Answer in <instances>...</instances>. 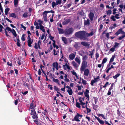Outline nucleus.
I'll list each match as a JSON object with an SVG mask.
<instances>
[{
	"instance_id": "nucleus-1",
	"label": "nucleus",
	"mask_w": 125,
	"mask_h": 125,
	"mask_svg": "<svg viewBox=\"0 0 125 125\" xmlns=\"http://www.w3.org/2000/svg\"><path fill=\"white\" fill-rule=\"evenodd\" d=\"M86 32L84 31H81L76 32L75 35L77 38L81 40H85L86 39Z\"/></svg>"
},
{
	"instance_id": "nucleus-2",
	"label": "nucleus",
	"mask_w": 125,
	"mask_h": 125,
	"mask_svg": "<svg viewBox=\"0 0 125 125\" xmlns=\"http://www.w3.org/2000/svg\"><path fill=\"white\" fill-rule=\"evenodd\" d=\"M54 12V11L52 10L48 11H45L42 13L43 18H44V21L45 22H47L48 21L47 16L48 13L51 12L53 13Z\"/></svg>"
},
{
	"instance_id": "nucleus-3",
	"label": "nucleus",
	"mask_w": 125,
	"mask_h": 125,
	"mask_svg": "<svg viewBox=\"0 0 125 125\" xmlns=\"http://www.w3.org/2000/svg\"><path fill=\"white\" fill-rule=\"evenodd\" d=\"M76 114L74 117V118L72 119V120L73 121H75L77 122H80V121L79 118V117H80L81 118H82L83 116V115H80L78 113H77Z\"/></svg>"
},
{
	"instance_id": "nucleus-4",
	"label": "nucleus",
	"mask_w": 125,
	"mask_h": 125,
	"mask_svg": "<svg viewBox=\"0 0 125 125\" xmlns=\"http://www.w3.org/2000/svg\"><path fill=\"white\" fill-rule=\"evenodd\" d=\"M87 65V62L86 61H83L82 65L80 68V71L81 73L86 68Z\"/></svg>"
},
{
	"instance_id": "nucleus-5",
	"label": "nucleus",
	"mask_w": 125,
	"mask_h": 125,
	"mask_svg": "<svg viewBox=\"0 0 125 125\" xmlns=\"http://www.w3.org/2000/svg\"><path fill=\"white\" fill-rule=\"evenodd\" d=\"M74 30L72 27L70 28L66 29L65 31V35H70L72 34Z\"/></svg>"
},
{
	"instance_id": "nucleus-6",
	"label": "nucleus",
	"mask_w": 125,
	"mask_h": 125,
	"mask_svg": "<svg viewBox=\"0 0 125 125\" xmlns=\"http://www.w3.org/2000/svg\"><path fill=\"white\" fill-rule=\"evenodd\" d=\"M89 90L86 89L85 92L84 93L85 96L86 97V99L87 100V101H86V104L88 103V101L89 100Z\"/></svg>"
},
{
	"instance_id": "nucleus-7",
	"label": "nucleus",
	"mask_w": 125,
	"mask_h": 125,
	"mask_svg": "<svg viewBox=\"0 0 125 125\" xmlns=\"http://www.w3.org/2000/svg\"><path fill=\"white\" fill-rule=\"evenodd\" d=\"M123 28H121L118 30L115 33V35L117 36L120 34H125V32L123 30Z\"/></svg>"
},
{
	"instance_id": "nucleus-8",
	"label": "nucleus",
	"mask_w": 125,
	"mask_h": 125,
	"mask_svg": "<svg viewBox=\"0 0 125 125\" xmlns=\"http://www.w3.org/2000/svg\"><path fill=\"white\" fill-rule=\"evenodd\" d=\"M27 42L28 45L29 46L31 47V44H32L33 42L32 40H31V39L30 35H28L27 37Z\"/></svg>"
},
{
	"instance_id": "nucleus-9",
	"label": "nucleus",
	"mask_w": 125,
	"mask_h": 125,
	"mask_svg": "<svg viewBox=\"0 0 125 125\" xmlns=\"http://www.w3.org/2000/svg\"><path fill=\"white\" fill-rule=\"evenodd\" d=\"M88 16L90 20L92 21H93V18L94 16V13L90 12L88 14Z\"/></svg>"
},
{
	"instance_id": "nucleus-10",
	"label": "nucleus",
	"mask_w": 125,
	"mask_h": 125,
	"mask_svg": "<svg viewBox=\"0 0 125 125\" xmlns=\"http://www.w3.org/2000/svg\"><path fill=\"white\" fill-rule=\"evenodd\" d=\"M81 44L83 46L85 47H87V48H89V46L90 45V44L89 43V42H81Z\"/></svg>"
},
{
	"instance_id": "nucleus-11",
	"label": "nucleus",
	"mask_w": 125,
	"mask_h": 125,
	"mask_svg": "<svg viewBox=\"0 0 125 125\" xmlns=\"http://www.w3.org/2000/svg\"><path fill=\"white\" fill-rule=\"evenodd\" d=\"M90 24V20L89 19H87L86 20H84V25L89 26Z\"/></svg>"
},
{
	"instance_id": "nucleus-12",
	"label": "nucleus",
	"mask_w": 125,
	"mask_h": 125,
	"mask_svg": "<svg viewBox=\"0 0 125 125\" xmlns=\"http://www.w3.org/2000/svg\"><path fill=\"white\" fill-rule=\"evenodd\" d=\"M9 17H12L14 18L18 19V17L17 15L16 14L14 13H10L9 15Z\"/></svg>"
},
{
	"instance_id": "nucleus-13",
	"label": "nucleus",
	"mask_w": 125,
	"mask_h": 125,
	"mask_svg": "<svg viewBox=\"0 0 125 125\" xmlns=\"http://www.w3.org/2000/svg\"><path fill=\"white\" fill-rule=\"evenodd\" d=\"M94 116L95 117V118L97 119L98 121L100 124L103 125L104 124V122L103 121L101 120L99 117H97L95 115H94Z\"/></svg>"
},
{
	"instance_id": "nucleus-14",
	"label": "nucleus",
	"mask_w": 125,
	"mask_h": 125,
	"mask_svg": "<svg viewBox=\"0 0 125 125\" xmlns=\"http://www.w3.org/2000/svg\"><path fill=\"white\" fill-rule=\"evenodd\" d=\"M89 70L87 68L84 70V75L86 76H87L89 74Z\"/></svg>"
},
{
	"instance_id": "nucleus-15",
	"label": "nucleus",
	"mask_w": 125,
	"mask_h": 125,
	"mask_svg": "<svg viewBox=\"0 0 125 125\" xmlns=\"http://www.w3.org/2000/svg\"><path fill=\"white\" fill-rule=\"evenodd\" d=\"M75 56L74 54L72 53L69 55V57L71 60H73Z\"/></svg>"
},
{
	"instance_id": "nucleus-16",
	"label": "nucleus",
	"mask_w": 125,
	"mask_h": 125,
	"mask_svg": "<svg viewBox=\"0 0 125 125\" xmlns=\"http://www.w3.org/2000/svg\"><path fill=\"white\" fill-rule=\"evenodd\" d=\"M70 21V19H67L62 22V24L63 25H65L69 23Z\"/></svg>"
},
{
	"instance_id": "nucleus-17",
	"label": "nucleus",
	"mask_w": 125,
	"mask_h": 125,
	"mask_svg": "<svg viewBox=\"0 0 125 125\" xmlns=\"http://www.w3.org/2000/svg\"><path fill=\"white\" fill-rule=\"evenodd\" d=\"M11 32L14 37H16V38H18V36H17V34H16V31L14 30L13 29L12 30Z\"/></svg>"
},
{
	"instance_id": "nucleus-18",
	"label": "nucleus",
	"mask_w": 125,
	"mask_h": 125,
	"mask_svg": "<svg viewBox=\"0 0 125 125\" xmlns=\"http://www.w3.org/2000/svg\"><path fill=\"white\" fill-rule=\"evenodd\" d=\"M36 105L34 106L33 101H32L30 105V108L32 109H34V108L36 107Z\"/></svg>"
},
{
	"instance_id": "nucleus-19",
	"label": "nucleus",
	"mask_w": 125,
	"mask_h": 125,
	"mask_svg": "<svg viewBox=\"0 0 125 125\" xmlns=\"http://www.w3.org/2000/svg\"><path fill=\"white\" fill-rule=\"evenodd\" d=\"M79 43L78 42H75V44L73 45V46L76 49H78V48L80 47L78 45Z\"/></svg>"
},
{
	"instance_id": "nucleus-20",
	"label": "nucleus",
	"mask_w": 125,
	"mask_h": 125,
	"mask_svg": "<svg viewBox=\"0 0 125 125\" xmlns=\"http://www.w3.org/2000/svg\"><path fill=\"white\" fill-rule=\"evenodd\" d=\"M62 40L64 43L66 44L67 43V41L65 37H62Z\"/></svg>"
},
{
	"instance_id": "nucleus-21",
	"label": "nucleus",
	"mask_w": 125,
	"mask_h": 125,
	"mask_svg": "<svg viewBox=\"0 0 125 125\" xmlns=\"http://www.w3.org/2000/svg\"><path fill=\"white\" fill-rule=\"evenodd\" d=\"M19 36H18V38H17V42L16 44L18 46L20 47L21 46V45L20 43V40L19 38Z\"/></svg>"
},
{
	"instance_id": "nucleus-22",
	"label": "nucleus",
	"mask_w": 125,
	"mask_h": 125,
	"mask_svg": "<svg viewBox=\"0 0 125 125\" xmlns=\"http://www.w3.org/2000/svg\"><path fill=\"white\" fill-rule=\"evenodd\" d=\"M107 61V59L106 58H104L102 61V64H103L102 65V68H103L104 66V63H105Z\"/></svg>"
},
{
	"instance_id": "nucleus-23",
	"label": "nucleus",
	"mask_w": 125,
	"mask_h": 125,
	"mask_svg": "<svg viewBox=\"0 0 125 125\" xmlns=\"http://www.w3.org/2000/svg\"><path fill=\"white\" fill-rule=\"evenodd\" d=\"M10 10V9L9 8H6L5 10V14L6 15H7L8 14V12Z\"/></svg>"
},
{
	"instance_id": "nucleus-24",
	"label": "nucleus",
	"mask_w": 125,
	"mask_h": 125,
	"mask_svg": "<svg viewBox=\"0 0 125 125\" xmlns=\"http://www.w3.org/2000/svg\"><path fill=\"white\" fill-rule=\"evenodd\" d=\"M40 29L43 32H45V30L44 29V27L42 25H41L40 26Z\"/></svg>"
},
{
	"instance_id": "nucleus-25",
	"label": "nucleus",
	"mask_w": 125,
	"mask_h": 125,
	"mask_svg": "<svg viewBox=\"0 0 125 125\" xmlns=\"http://www.w3.org/2000/svg\"><path fill=\"white\" fill-rule=\"evenodd\" d=\"M18 0H14V6L15 7H17L18 5Z\"/></svg>"
},
{
	"instance_id": "nucleus-26",
	"label": "nucleus",
	"mask_w": 125,
	"mask_h": 125,
	"mask_svg": "<svg viewBox=\"0 0 125 125\" xmlns=\"http://www.w3.org/2000/svg\"><path fill=\"white\" fill-rule=\"evenodd\" d=\"M67 92L70 95H71L72 94L73 92L72 89L70 90L68 89L67 91Z\"/></svg>"
},
{
	"instance_id": "nucleus-27",
	"label": "nucleus",
	"mask_w": 125,
	"mask_h": 125,
	"mask_svg": "<svg viewBox=\"0 0 125 125\" xmlns=\"http://www.w3.org/2000/svg\"><path fill=\"white\" fill-rule=\"evenodd\" d=\"M93 109L95 111L97 110L98 106L97 105H96L95 104H93Z\"/></svg>"
},
{
	"instance_id": "nucleus-28",
	"label": "nucleus",
	"mask_w": 125,
	"mask_h": 125,
	"mask_svg": "<svg viewBox=\"0 0 125 125\" xmlns=\"http://www.w3.org/2000/svg\"><path fill=\"white\" fill-rule=\"evenodd\" d=\"M28 12L27 11L26 12H25L23 15L22 16L24 18H26L27 17L29 16V15L28 16Z\"/></svg>"
},
{
	"instance_id": "nucleus-29",
	"label": "nucleus",
	"mask_w": 125,
	"mask_h": 125,
	"mask_svg": "<svg viewBox=\"0 0 125 125\" xmlns=\"http://www.w3.org/2000/svg\"><path fill=\"white\" fill-rule=\"evenodd\" d=\"M30 114L31 115H32L35 114L36 115V113L35 110L33 109L31 110V112Z\"/></svg>"
},
{
	"instance_id": "nucleus-30",
	"label": "nucleus",
	"mask_w": 125,
	"mask_h": 125,
	"mask_svg": "<svg viewBox=\"0 0 125 125\" xmlns=\"http://www.w3.org/2000/svg\"><path fill=\"white\" fill-rule=\"evenodd\" d=\"M32 117L33 119H37L38 118V115L36 114V115L35 114L32 115Z\"/></svg>"
},
{
	"instance_id": "nucleus-31",
	"label": "nucleus",
	"mask_w": 125,
	"mask_h": 125,
	"mask_svg": "<svg viewBox=\"0 0 125 125\" xmlns=\"http://www.w3.org/2000/svg\"><path fill=\"white\" fill-rule=\"evenodd\" d=\"M112 77L111 76V74L110 73L106 76V80L107 81H108L109 78H111Z\"/></svg>"
},
{
	"instance_id": "nucleus-32",
	"label": "nucleus",
	"mask_w": 125,
	"mask_h": 125,
	"mask_svg": "<svg viewBox=\"0 0 125 125\" xmlns=\"http://www.w3.org/2000/svg\"><path fill=\"white\" fill-rule=\"evenodd\" d=\"M120 75V73H117L115 76H114L113 77L115 79H116Z\"/></svg>"
},
{
	"instance_id": "nucleus-33",
	"label": "nucleus",
	"mask_w": 125,
	"mask_h": 125,
	"mask_svg": "<svg viewBox=\"0 0 125 125\" xmlns=\"http://www.w3.org/2000/svg\"><path fill=\"white\" fill-rule=\"evenodd\" d=\"M41 42L42 41L41 40H39L38 41V47L40 49H41L40 45L41 44Z\"/></svg>"
},
{
	"instance_id": "nucleus-34",
	"label": "nucleus",
	"mask_w": 125,
	"mask_h": 125,
	"mask_svg": "<svg viewBox=\"0 0 125 125\" xmlns=\"http://www.w3.org/2000/svg\"><path fill=\"white\" fill-rule=\"evenodd\" d=\"M97 82V81L94 80H92L91 81V84L92 86H94V84L95 83Z\"/></svg>"
},
{
	"instance_id": "nucleus-35",
	"label": "nucleus",
	"mask_w": 125,
	"mask_h": 125,
	"mask_svg": "<svg viewBox=\"0 0 125 125\" xmlns=\"http://www.w3.org/2000/svg\"><path fill=\"white\" fill-rule=\"evenodd\" d=\"M94 32L93 31H92L91 32H90L89 33H87V36H92L94 35Z\"/></svg>"
},
{
	"instance_id": "nucleus-36",
	"label": "nucleus",
	"mask_w": 125,
	"mask_h": 125,
	"mask_svg": "<svg viewBox=\"0 0 125 125\" xmlns=\"http://www.w3.org/2000/svg\"><path fill=\"white\" fill-rule=\"evenodd\" d=\"M88 57L87 56L85 55L84 56H83V57L82 58V60H83V61H86V60L87 59Z\"/></svg>"
},
{
	"instance_id": "nucleus-37",
	"label": "nucleus",
	"mask_w": 125,
	"mask_h": 125,
	"mask_svg": "<svg viewBox=\"0 0 125 125\" xmlns=\"http://www.w3.org/2000/svg\"><path fill=\"white\" fill-rule=\"evenodd\" d=\"M75 61L79 64L80 63V61L79 58L78 57H76L75 59Z\"/></svg>"
},
{
	"instance_id": "nucleus-38",
	"label": "nucleus",
	"mask_w": 125,
	"mask_h": 125,
	"mask_svg": "<svg viewBox=\"0 0 125 125\" xmlns=\"http://www.w3.org/2000/svg\"><path fill=\"white\" fill-rule=\"evenodd\" d=\"M58 30L59 34H62L63 33V30L60 28H58Z\"/></svg>"
},
{
	"instance_id": "nucleus-39",
	"label": "nucleus",
	"mask_w": 125,
	"mask_h": 125,
	"mask_svg": "<svg viewBox=\"0 0 125 125\" xmlns=\"http://www.w3.org/2000/svg\"><path fill=\"white\" fill-rule=\"evenodd\" d=\"M125 37V34H124L123 35L119 37L118 40H121L123 39Z\"/></svg>"
},
{
	"instance_id": "nucleus-40",
	"label": "nucleus",
	"mask_w": 125,
	"mask_h": 125,
	"mask_svg": "<svg viewBox=\"0 0 125 125\" xmlns=\"http://www.w3.org/2000/svg\"><path fill=\"white\" fill-rule=\"evenodd\" d=\"M80 104H81L80 103H79L77 102H76V106L78 108H81V106H80Z\"/></svg>"
},
{
	"instance_id": "nucleus-41",
	"label": "nucleus",
	"mask_w": 125,
	"mask_h": 125,
	"mask_svg": "<svg viewBox=\"0 0 125 125\" xmlns=\"http://www.w3.org/2000/svg\"><path fill=\"white\" fill-rule=\"evenodd\" d=\"M61 3V0H56V5H57L58 4L60 5Z\"/></svg>"
},
{
	"instance_id": "nucleus-42",
	"label": "nucleus",
	"mask_w": 125,
	"mask_h": 125,
	"mask_svg": "<svg viewBox=\"0 0 125 125\" xmlns=\"http://www.w3.org/2000/svg\"><path fill=\"white\" fill-rule=\"evenodd\" d=\"M32 10V9L31 8H30L29 9V13L28 14L29 16L30 17L31 15V12Z\"/></svg>"
},
{
	"instance_id": "nucleus-43",
	"label": "nucleus",
	"mask_w": 125,
	"mask_h": 125,
	"mask_svg": "<svg viewBox=\"0 0 125 125\" xmlns=\"http://www.w3.org/2000/svg\"><path fill=\"white\" fill-rule=\"evenodd\" d=\"M58 65V63L57 62H53L52 64V66L54 68H55Z\"/></svg>"
},
{
	"instance_id": "nucleus-44",
	"label": "nucleus",
	"mask_w": 125,
	"mask_h": 125,
	"mask_svg": "<svg viewBox=\"0 0 125 125\" xmlns=\"http://www.w3.org/2000/svg\"><path fill=\"white\" fill-rule=\"evenodd\" d=\"M115 58V55H114L112 56L111 58L110 59V61L109 62H113L114 61V59Z\"/></svg>"
},
{
	"instance_id": "nucleus-45",
	"label": "nucleus",
	"mask_w": 125,
	"mask_h": 125,
	"mask_svg": "<svg viewBox=\"0 0 125 125\" xmlns=\"http://www.w3.org/2000/svg\"><path fill=\"white\" fill-rule=\"evenodd\" d=\"M71 72L73 74L75 75L76 77V78L77 79L78 78V76L77 74L74 71H71Z\"/></svg>"
},
{
	"instance_id": "nucleus-46",
	"label": "nucleus",
	"mask_w": 125,
	"mask_h": 125,
	"mask_svg": "<svg viewBox=\"0 0 125 125\" xmlns=\"http://www.w3.org/2000/svg\"><path fill=\"white\" fill-rule=\"evenodd\" d=\"M86 81L83 79H82V83L84 85H85L87 84Z\"/></svg>"
},
{
	"instance_id": "nucleus-47",
	"label": "nucleus",
	"mask_w": 125,
	"mask_h": 125,
	"mask_svg": "<svg viewBox=\"0 0 125 125\" xmlns=\"http://www.w3.org/2000/svg\"><path fill=\"white\" fill-rule=\"evenodd\" d=\"M86 108L87 110V113H90L91 111V110L89 108H87V104L86 105Z\"/></svg>"
},
{
	"instance_id": "nucleus-48",
	"label": "nucleus",
	"mask_w": 125,
	"mask_h": 125,
	"mask_svg": "<svg viewBox=\"0 0 125 125\" xmlns=\"http://www.w3.org/2000/svg\"><path fill=\"white\" fill-rule=\"evenodd\" d=\"M4 30H7V31H10V32L11 31H12L11 29L10 28L8 27H7L6 29H5Z\"/></svg>"
},
{
	"instance_id": "nucleus-49",
	"label": "nucleus",
	"mask_w": 125,
	"mask_h": 125,
	"mask_svg": "<svg viewBox=\"0 0 125 125\" xmlns=\"http://www.w3.org/2000/svg\"><path fill=\"white\" fill-rule=\"evenodd\" d=\"M25 34H23L22 35V37L21 38V39L22 41H25Z\"/></svg>"
},
{
	"instance_id": "nucleus-50",
	"label": "nucleus",
	"mask_w": 125,
	"mask_h": 125,
	"mask_svg": "<svg viewBox=\"0 0 125 125\" xmlns=\"http://www.w3.org/2000/svg\"><path fill=\"white\" fill-rule=\"evenodd\" d=\"M93 98H94V102L95 104H96L98 102V98L96 97H94Z\"/></svg>"
},
{
	"instance_id": "nucleus-51",
	"label": "nucleus",
	"mask_w": 125,
	"mask_h": 125,
	"mask_svg": "<svg viewBox=\"0 0 125 125\" xmlns=\"http://www.w3.org/2000/svg\"><path fill=\"white\" fill-rule=\"evenodd\" d=\"M72 64L73 66L76 68L77 67V64H76L75 62L74 61H73L72 62Z\"/></svg>"
},
{
	"instance_id": "nucleus-52",
	"label": "nucleus",
	"mask_w": 125,
	"mask_h": 125,
	"mask_svg": "<svg viewBox=\"0 0 125 125\" xmlns=\"http://www.w3.org/2000/svg\"><path fill=\"white\" fill-rule=\"evenodd\" d=\"M115 17L114 16L112 15L111 17L110 18L113 21H115L116 20L115 18Z\"/></svg>"
},
{
	"instance_id": "nucleus-53",
	"label": "nucleus",
	"mask_w": 125,
	"mask_h": 125,
	"mask_svg": "<svg viewBox=\"0 0 125 125\" xmlns=\"http://www.w3.org/2000/svg\"><path fill=\"white\" fill-rule=\"evenodd\" d=\"M106 13L107 15H110L112 13V11L111 10H109L106 11Z\"/></svg>"
},
{
	"instance_id": "nucleus-54",
	"label": "nucleus",
	"mask_w": 125,
	"mask_h": 125,
	"mask_svg": "<svg viewBox=\"0 0 125 125\" xmlns=\"http://www.w3.org/2000/svg\"><path fill=\"white\" fill-rule=\"evenodd\" d=\"M119 15L118 14H116L115 15V18H116L117 19H118L120 18V17H119Z\"/></svg>"
},
{
	"instance_id": "nucleus-55",
	"label": "nucleus",
	"mask_w": 125,
	"mask_h": 125,
	"mask_svg": "<svg viewBox=\"0 0 125 125\" xmlns=\"http://www.w3.org/2000/svg\"><path fill=\"white\" fill-rule=\"evenodd\" d=\"M53 81L54 82L57 83L59 82V80L57 79H55L53 77H52Z\"/></svg>"
},
{
	"instance_id": "nucleus-56",
	"label": "nucleus",
	"mask_w": 125,
	"mask_h": 125,
	"mask_svg": "<svg viewBox=\"0 0 125 125\" xmlns=\"http://www.w3.org/2000/svg\"><path fill=\"white\" fill-rule=\"evenodd\" d=\"M38 22L39 23V24L40 25H42V24L43 22V21H41L40 20H39L38 21Z\"/></svg>"
},
{
	"instance_id": "nucleus-57",
	"label": "nucleus",
	"mask_w": 125,
	"mask_h": 125,
	"mask_svg": "<svg viewBox=\"0 0 125 125\" xmlns=\"http://www.w3.org/2000/svg\"><path fill=\"white\" fill-rule=\"evenodd\" d=\"M114 83H112L111 85L110 88H109V89L111 90L112 89H113V88L114 87Z\"/></svg>"
},
{
	"instance_id": "nucleus-58",
	"label": "nucleus",
	"mask_w": 125,
	"mask_h": 125,
	"mask_svg": "<svg viewBox=\"0 0 125 125\" xmlns=\"http://www.w3.org/2000/svg\"><path fill=\"white\" fill-rule=\"evenodd\" d=\"M84 51H82L81 52H79V54L81 56H83V54H84Z\"/></svg>"
},
{
	"instance_id": "nucleus-59",
	"label": "nucleus",
	"mask_w": 125,
	"mask_h": 125,
	"mask_svg": "<svg viewBox=\"0 0 125 125\" xmlns=\"http://www.w3.org/2000/svg\"><path fill=\"white\" fill-rule=\"evenodd\" d=\"M119 45V43L117 42H115V44L114 46V47L115 48H116Z\"/></svg>"
},
{
	"instance_id": "nucleus-60",
	"label": "nucleus",
	"mask_w": 125,
	"mask_h": 125,
	"mask_svg": "<svg viewBox=\"0 0 125 125\" xmlns=\"http://www.w3.org/2000/svg\"><path fill=\"white\" fill-rule=\"evenodd\" d=\"M49 37L50 38V39L51 40H52L54 38V37L52 36H51V34H49Z\"/></svg>"
},
{
	"instance_id": "nucleus-61",
	"label": "nucleus",
	"mask_w": 125,
	"mask_h": 125,
	"mask_svg": "<svg viewBox=\"0 0 125 125\" xmlns=\"http://www.w3.org/2000/svg\"><path fill=\"white\" fill-rule=\"evenodd\" d=\"M115 49V48L114 47H112L110 49V51H111L113 52L114 51Z\"/></svg>"
},
{
	"instance_id": "nucleus-62",
	"label": "nucleus",
	"mask_w": 125,
	"mask_h": 125,
	"mask_svg": "<svg viewBox=\"0 0 125 125\" xmlns=\"http://www.w3.org/2000/svg\"><path fill=\"white\" fill-rule=\"evenodd\" d=\"M54 89L56 91H59V89L56 86H54Z\"/></svg>"
},
{
	"instance_id": "nucleus-63",
	"label": "nucleus",
	"mask_w": 125,
	"mask_h": 125,
	"mask_svg": "<svg viewBox=\"0 0 125 125\" xmlns=\"http://www.w3.org/2000/svg\"><path fill=\"white\" fill-rule=\"evenodd\" d=\"M89 52L90 53V54H89V56H91V58H92V56L94 54V53L92 52L91 51H89Z\"/></svg>"
},
{
	"instance_id": "nucleus-64",
	"label": "nucleus",
	"mask_w": 125,
	"mask_h": 125,
	"mask_svg": "<svg viewBox=\"0 0 125 125\" xmlns=\"http://www.w3.org/2000/svg\"><path fill=\"white\" fill-rule=\"evenodd\" d=\"M56 5V3H55L53 1L52 2V6L53 8H54V7Z\"/></svg>"
}]
</instances>
